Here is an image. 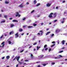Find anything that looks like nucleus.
I'll return each instance as SVG.
<instances>
[{"instance_id":"nucleus-1","label":"nucleus","mask_w":67,"mask_h":67,"mask_svg":"<svg viewBox=\"0 0 67 67\" xmlns=\"http://www.w3.org/2000/svg\"><path fill=\"white\" fill-rule=\"evenodd\" d=\"M20 58V56H18V57L17 56H16L15 57V58H14V59H13V60H15V59H16L17 60V61H18L19 60V59Z\"/></svg>"},{"instance_id":"nucleus-2","label":"nucleus","mask_w":67,"mask_h":67,"mask_svg":"<svg viewBox=\"0 0 67 67\" xmlns=\"http://www.w3.org/2000/svg\"><path fill=\"white\" fill-rule=\"evenodd\" d=\"M53 15V13H51L49 15H48V17L49 18H51L53 17V16H52V15Z\"/></svg>"},{"instance_id":"nucleus-3","label":"nucleus","mask_w":67,"mask_h":67,"mask_svg":"<svg viewBox=\"0 0 67 67\" xmlns=\"http://www.w3.org/2000/svg\"><path fill=\"white\" fill-rule=\"evenodd\" d=\"M5 42H2V43H1V44L3 45L2 46V48H3L4 46V43Z\"/></svg>"},{"instance_id":"nucleus-4","label":"nucleus","mask_w":67,"mask_h":67,"mask_svg":"<svg viewBox=\"0 0 67 67\" xmlns=\"http://www.w3.org/2000/svg\"><path fill=\"white\" fill-rule=\"evenodd\" d=\"M39 32L40 33V34L41 36H42L43 35V32L42 30L39 31Z\"/></svg>"},{"instance_id":"nucleus-5","label":"nucleus","mask_w":67,"mask_h":67,"mask_svg":"<svg viewBox=\"0 0 67 67\" xmlns=\"http://www.w3.org/2000/svg\"><path fill=\"white\" fill-rule=\"evenodd\" d=\"M51 4L50 3H48L46 4V6L47 7H49L51 6Z\"/></svg>"},{"instance_id":"nucleus-6","label":"nucleus","mask_w":67,"mask_h":67,"mask_svg":"<svg viewBox=\"0 0 67 67\" xmlns=\"http://www.w3.org/2000/svg\"><path fill=\"white\" fill-rule=\"evenodd\" d=\"M51 33V32H48L46 34V35H49Z\"/></svg>"},{"instance_id":"nucleus-7","label":"nucleus","mask_w":67,"mask_h":67,"mask_svg":"<svg viewBox=\"0 0 67 67\" xmlns=\"http://www.w3.org/2000/svg\"><path fill=\"white\" fill-rule=\"evenodd\" d=\"M22 4H21L20 5H19V7H20V8H23V6L22 5Z\"/></svg>"},{"instance_id":"nucleus-8","label":"nucleus","mask_w":67,"mask_h":67,"mask_svg":"<svg viewBox=\"0 0 67 67\" xmlns=\"http://www.w3.org/2000/svg\"><path fill=\"white\" fill-rule=\"evenodd\" d=\"M13 22H18V20H12Z\"/></svg>"},{"instance_id":"nucleus-9","label":"nucleus","mask_w":67,"mask_h":67,"mask_svg":"<svg viewBox=\"0 0 67 67\" xmlns=\"http://www.w3.org/2000/svg\"><path fill=\"white\" fill-rule=\"evenodd\" d=\"M18 33H16L15 35V36H16V38H18Z\"/></svg>"},{"instance_id":"nucleus-10","label":"nucleus","mask_w":67,"mask_h":67,"mask_svg":"<svg viewBox=\"0 0 67 67\" xmlns=\"http://www.w3.org/2000/svg\"><path fill=\"white\" fill-rule=\"evenodd\" d=\"M65 40H63V41H62V44L64 45V44H65Z\"/></svg>"},{"instance_id":"nucleus-11","label":"nucleus","mask_w":67,"mask_h":67,"mask_svg":"<svg viewBox=\"0 0 67 67\" xmlns=\"http://www.w3.org/2000/svg\"><path fill=\"white\" fill-rule=\"evenodd\" d=\"M34 4H36V3H37V1L36 0H35L34 1Z\"/></svg>"},{"instance_id":"nucleus-12","label":"nucleus","mask_w":67,"mask_h":67,"mask_svg":"<svg viewBox=\"0 0 67 67\" xmlns=\"http://www.w3.org/2000/svg\"><path fill=\"white\" fill-rule=\"evenodd\" d=\"M53 14V15H54V17H55L56 16V13H54V14Z\"/></svg>"},{"instance_id":"nucleus-13","label":"nucleus","mask_w":67,"mask_h":67,"mask_svg":"<svg viewBox=\"0 0 67 67\" xmlns=\"http://www.w3.org/2000/svg\"><path fill=\"white\" fill-rule=\"evenodd\" d=\"M6 59H9L10 58V56H7L6 57Z\"/></svg>"},{"instance_id":"nucleus-14","label":"nucleus","mask_w":67,"mask_h":67,"mask_svg":"<svg viewBox=\"0 0 67 67\" xmlns=\"http://www.w3.org/2000/svg\"><path fill=\"white\" fill-rule=\"evenodd\" d=\"M23 30L22 29H19V31H20V32H22Z\"/></svg>"},{"instance_id":"nucleus-15","label":"nucleus","mask_w":67,"mask_h":67,"mask_svg":"<svg viewBox=\"0 0 67 67\" xmlns=\"http://www.w3.org/2000/svg\"><path fill=\"white\" fill-rule=\"evenodd\" d=\"M60 31V30L59 29H57V30H55L56 32H59Z\"/></svg>"},{"instance_id":"nucleus-16","label":"nucleus","mask_w":67,"mask_h":67,"mask_svg":"<svg viewBox=\"0 0 67 67\" xmlns=\"http://www.w3.org/2000/svg\"><path fill=\"white\" fill-rule=\"evenodd\" d=\"M33 27V26H28V29H30V28H31V27Z\"/></svg>"},{"instance_id":"nucleus-17","label":"nucleus","mask_w":67,"mask_h":67,"mask_svg":"<svg viewBox=\"0 0 67 67\" xmlns=\"http://www.w3.org/2000/svg\"><path fill=\"white\" fill-rule=\"evenodd\" d=\"M9 3V2H8L7 1H6L5 2V4H8Z\"/></svg>"},{"instance_id":"nucleus-18","label":"nucleus","mask_w":67,"mask_h":67,"mask_svg":"<svg viewBox=\"0 0 67 67\" xmlns=\"http://www.w3.org/2000/svg\"><path fill=\"white\" fill-rule=\"evenodd\" d=\"M7 17H8V16H7V15H5L4 16V18L5 19L7 18Z\"/></svg>"},{"instance_id":"nucleus-19","label":"nucleus","mask_w":67,"mask_h":67,"mask_svg":"<svg viewBox=\"0 0 67 67\" xmlns=\"http://www.w3.org/2000/svg\"><path fill=\"white\" fill-rule=\"evenodd\" d=\"M14 26V24H11L10 26V27H12Z\"/></svg>"},{"instance_id":"nucleus-20","label":"nucleus","mask_w":67,"mask_h":67,"mask_svg":"<svg viewBox=\"0 0 67 67\" xmlns=\"http://www.w3.org/2000/svg\"><path fill=\"white\" fill-rule=\"evenodd\" d=\"M55 46V44H53L51 46V47H53Z\"/></svg>"},{"instance_id":"nucleus-21","label":"nucleus","mask_w":67,"mask_h":67,"mask_svg":"<svg viewBox=\"0 0 67 67\" xmlns=\"http://www.w3.org/2000/svg\"><path fill=\"white\" fill-rule=\"evenodd\" d=\"M18 63H20V65H21V64H22V63L21 62H20L19 61H18Z\"/></svg>"},{"instance_id":"nucleus-22","label":"nucleus","mask_w":67,"mask_h":67,"mask_svg":"<svg viewBox=\"0 0 67 67\" xmlns=\"http://www.w3.org/2000/svg\"><path fill=\"white\" fill-rule=\"evenodd\" d=\"M31 58H33V54H31Z\"/></svg>"},{"instance_id":"nucleus-23","label":"nucleus","mask_w":67,"mask_h":67,"mask_svg":"<svg viewBox=\"0 0 67 67\" xmlns=\"http://www.w3.org/2000/svg\"><path fill=\"white\" fill-rule=\"evenodd\" d=\"M54 35V34H51V37H53Z\"/></svg>"},{"instance_id":"nucleus-24","label":"nucleus","mask_w":67,"mask_h":67,"mask_svg":"<svg viewBox=\"0 0 67 67\" xmlns=\"http://www.w3.org/2000/svg\"><path fill=\"white\" fill-rule=\"evenodd\" d=\"M5 20H4L3 21H2L1 22V23H5Z\"/></svg>"},{"instance_id":"nucleus-25","label":"nucleus","mask_w":67,"mask_h":67,"mask_svg":"<svg viewBox=\"0 0 67 67\" xmlns=\"http://www.w3.org/2000/svg\"><path fill=\"white\" fill-rule=\"evenodd\" d=\"M46 47H47V45L45 44V45H44V48H46Z\"/></svg>"},{"instance_id":"nucleus-26","label":"nucleus","mask_w":67,"mask_h":67,"mask_svg":"<svg viewBox=\"0 0 67 67\" xmlns=\"http://www.w3.org/2000/svg\"><path fill=\"white\" fill-rule=\"evenodd\" d=\"M47 65L46 64H43V66H45Z\"/></svg>"},{"instance_id":"nucleus-27","label":"nucleus","mask_w":67,"mask_h":67,"mask_svg":"<svg viewBox=\"0 0 67 67\" xmlns=\"http://www.w3.org/2000/svg\"><path fill=\"white\" fill-rule=\"evenodd\" d=\"M43 57V55H40V58H42Z\"/></svg>"},{"instance_id":"nucleus-28","label":"nucleus","mask_w":67,"mask_h":67,"mask_svg":"<svg viewBox=\"0 0 67 67\" xmlns=\"http://www.w3.org/2000/svg\"><path fill=\"white\" fill-rule=\"evenodd\" d=\"M40 5V3H38L37 5H36V7H38V6Z\"/></svg>"},{"instance_id":"nucleus-29","label":"nucleus","mask_w":67,"mask_h":67,"mask_svg":"<svg viewBox=\"0 0 67 67\" xmlns=\"http://www.w3.org/2000/svg\"><path fill=\"white\" fill-rule=\"evenodd\" d=\"M3 35H2V36H1V37L0 38V39H1L2 38H3Z\"/></svg>"},{"instance_id":"nucleus-30","label":"nucleus","mask_w":67,"mask_h":67,"mask_svg":"<svg viewBox=\"0 0 67 67\" xmlns=\"http://www.w3.org/2000/svg\"><path fill=\"white\" fill-rule=\"evenodd\" d=\"M36 25H37V24H33V26H36Z\"/></svg>"},{"instance_id":"nucleus-31","label":"nucleus","mask_w":67,"mask_h":67,"mask_svg":"<svg viewBox=\"0 0 67 67\" xmlns=\"http://www.w3.org/2000/svg\"><path fill=\"white\" fill-rule=\"evenodd\" d=\"M37 44V42H35V43H33V45H35Z\"/></svg>"},{"instance_id":"nucleus-32","label":"nucleus","mask_w":67,"mask_h":67,"mask_svg":"<svg viewBox=\"0 0 67 67\" xmlns=\"http://www.w3.org/2000/svg\"><path fill=\"white\" fill-rule=\"evenodd\" d=\"M8 43L9 44H10L12 43V42H11V41H8Z\"/></svg>"},{"instance_id":"nucleus-33","label":"nucleus","mask_w":67,"mask_h":67,"mask_svg":"<svg viewBox=\"0 0 67 67\" xmlns=\"http://www.w3.org/2000/svg\"><path fill=\"white\" fill-rule=\"evenodd\" d=\"M35 12V10H33L32 11H31V13H32L33 12Z\"/></svg>"},{"instance_id":"nucleus-34","label":"nucleus","mask_w":67,"mask_h":67,"mask_svg":"<svg viewBox=\"0 0 67 67\" xmlns=\"http://www.w3.org/2000/svg\"><path fill=\"white\" fill-rule=\"evenodd\" d=\"M55 64V63L54 62H53V63H51V64H52V65H54Z\"/></svg>"},{"instance_id":"nucleus-35","label":"nucleus","mask_w":67,"mask_h":67,"mask_svg":"<svg viewBox=\"0 0 67 67\" xmlns=\"http://www.w3.org/2000/svg\"><path fill=\"white\" fill-rule=\"evenodd\" d=\"M12 33H13V32H9L10 35H11Z\"/></svg>"},{"instance_id":"nucleus-36","label":"nucleus","mask_w":67,"mask_h":67,"mask_svg":"<svg viewBox=\"0 0 67 67\" xmlns=\"http://www.w3.org/2000/svg\"><path fill=\"white\" fill-rule=\"evenodd\" d=\"M48 49V48H46L45 49V51H47Z\"/></svg>"},{"instance_id":"nucleus-37","label":"nucleus","mask_w":67,"mask_h":67,"mask_svg":"<svg viewBox=\"0 0 67 67\" xmlns=\"http://www.w3.org/2000/svg\"><path fill=\"white\" fill-rule=\"evenodd\" d=\"M19 15V14H16L15 15V17H17Z\"/></svg>"},{"instance_id":"nucleus-38","label":"nucleus","mask_w":67,"mask_h":67,"mask_svg":"<svg viewBox=\"0 0 67 67\" xmlns=\"http://www.w3.org/2000/svg\"><path fill=\"white\" fill-rule=\"evenodd\" d=\"M32 47V46H31L29 47V48H31Z\"/></svg>"},{"instance_id":"nucleus-39","label":"nucleus","mask_w":67,"mask_h":67,"mask_svg":"<svg viewBox=\"0 0 67 67\" xmlns=\"http://www.w3.org/2000/svg\"><path fill=\"white\" fill-rule=\"evenodd\" d=\"M65 21L64 20H63L62 21V22H61V23H62V24Z\"/></svg>"},{"instance_id":"nucleus-40","label":"nucleus","mask_w":67,"mask_h":67,"mask_svg":"<svg viewBox=\"0 0 67 67\" xmlns=\"http://www.w3.org/2000/svg\"><path fill=\"white\" fill-rule=\"evenodd\" d=\"M51 51V48L50 49H48V51H49V52H50V51Z\"/></svg>"},{"instance_id":"nucleus-41","label":"nucleus","mask_w":67,"mask_h":67,"mask_svg":"<svg viewBox=\"0 0 67 67\" xmlns=\"http://www.w3.org/2000/svg\"><path fill=\"white\" fill-rule=\"evenodd\" d=\"M52 44H54L55 43V41H53V42H52Z\"/></svg>"},{"instance_id":"nucleus-42","label":"nucleus","mask_w":67,"mask_h":67,"mask_svg":"<svg viewBox=\"0 0 67 67\" xmlns=\"http://www.w3.org/2000/svg\"><path fill=\"white\" fill-rule=\"evenodd\" d=\"M63 51H59V53H62V52H63Z\"/></svg>"},{"instance_id":"nucleus-43","label":"nucleus","mask_w":67,"mask_h":67,"mask_svg":"<svg viewBox=\"0 0 67 67\" xmlns=\"http://www.w3.org/2000/svg\"><path fill=\"white\" fill-rule=\"evenodd\" d=\"M23 52V50H21V51H20V52L22 53Z\"/></svg>"},{"instance_id":"nucleus-44","label":"nucleus","mask_w":67,"mask_h":67,"mask_svg":"<svg viewBox=\"0 0 67 67\" xmlns=\"http://www.w3.org/2000/svg\"><path fill=\"white\" fill-rule=\"evenodd\" d=\"M26 19V18H24L23 19V20L24 21V20H25Z\"/></svg>"},{"instance_id":"nucleus-45","label":"nucleus","mask_w":67,"mask_h":67,"mask_svg":"<svg viewBox=\"0 0 67 67\" xmlns=\"http://www.w3.org/2000/svg\"><path fill=\"white\" fill-rule=\"evenodd\" d=\"M40 63V61H38V62H36V63Z\"/></svg>"},{"instance_id":"nucleus-46","label":"nucleus","mask_w":67,"mask_h":67,"mask_svg":"<svg viewBox=\"0 0 67 67\" xmlns=\"http://www.w3.org/2000/svg\"><path fill=\"white\" fill-rule=\"evenodd\" d=\"M66 12H64V14H66Z\"/></svg>"},{"instance_id":"nucleus-47","label":"nucleus","mask_w":67,"mask_h":67,"mask_svg":"<svg viewBox=\"0 0 67 67\" xmlns=\"http://www.w3.org/2000/svg\"><path fill=\"white\" fill-rule=\"evenodd\" d=\"M12 19H13V18H9V19L10 20H12Z\"/></svg>"},{"instance_id":"nucleus-48","label":"nucleus","mask_w":67,"mask_h":67,"mask_svg":"<svg viewBox=\"0 0 67 67\" xmlns=\"http://www.w3.org/2000/svg\"><path fill=\"white\" fill-rule=\"evenodd\" d=\"M57 21V20H54V22H56Z\"/></svg>"},{"instance_id":"nucleus-49","label":"nucleus","mask_w":67,"mask_h":67,"mask_svg":"<svg viewBox=\"0 0 67 67\" xmlns=\"http://www.w3.org/2000/svg\"><path fill=\"white\" fill-rule=\"evenodd\" d=\"M18 17H20V16L21 15H20V14H19V15H18Z\"/></svg>"},{"instance_id":"nucleus-50","label":"nucleus","mask_w":67,"mask_h":67,"mask_svg":"<svg viewBox=\"0 0 67 67\" xmlns=\"http://www.w3.org/2000/svg\"><path fill=\"white\" fill-rule=\"evenodd\" d=\"M59 56L61 57H63V56L60 55H59Z\"/></svg>"},{"instance_id":"nucleus-51","label":"nucleus","mask_w":67,"mask_h":67,"mask_svg":"<svg viewBox=\"0 0 67 67\" xmlns=\"http://www.w3.org/2000/svg\"><path fill=\"white\" fill-rule=\"evenodd\" d=\"M37 67H41V66L40 65H38Z\"/></svg>"},{"instance_id":"nucleus-52","label":"nucleus","mask_w":67,"mask_h":67,"mask_svg":"<svg viewBox=\"0 0 67 67\" xmlns=\"http://www.w3.org/2000/svg\"><path fill=\"white\" fill-rule=\"evenodd\" d=\"M18 64L17 65H16V67H18Z\"/></svg>"},{"instance_id":"nucleus-53","label":"nucleus","mask_w":67,"mask_h":67,"mask_svg":"<svg viewBox=\"0 0 67 67\" xmlns=\"http://www.w3.org/2000/svg\"><path fill=\"white\" fill-rule=\"evenodd\" d=\"M26 4H27L28 5L29 4V3L27 2L26 3Z\"/></svg>"},{"instance_id":"nucleus-54","label":"nucleus","mask_w":67,"mask_h":67,"mask_svg":"<svg viewBox=\"0 0 67 67\" xmlns=\"http://www.w3.org/2000/svg\"><path fill=\"white\" fill-rule=\"evenodd\" d=\"M25 62H28V60H25Z\"/></svg>"},{"instance_id":"nucleus-55","label":"nucleus","mask_w":67,"mask_h":67,"mask_svg":"<svg viewBox=\"0 0 67 67\" xmlns=\"http://www.w3.org/2000/svg\"><path fill=\"white\" fill-rule=\"evenodd\" d=\"M58 7H56V9H58Z\"/></svg>"},{"instance_id":"nucleus-56","label":"nucleus","mask_w":67,"mask_h":67,"mask_svg":"<svg viewBox=\"0 0 67 67\" xmlns=\"http://www.w3.org/2000/svg\"><path fill=\"white\" fill-rule=\"evenodd\" d=\"M36 50V49H34V51H35Z\"/></svg>"},{"instance_id":"nucleus-57","label":"nucleus","mask_w":67,"mask_h":67,"mask_svg":"<svg viewBox=\"0 0 67 67\" xmlns=\"http://www.w3.org/2000/svg\"><path fill=\"white\" fill-rule=\"evenodd\" d=\"M63 3H65V1H63Z\"/></svg>"},{"instance_id":"nucleus-58","label":"nucleus","mask_w":67,"mask_h":67,"mask_svg":"<svg viewBox=\"0 0 67 67\" xmlns=\"http://www.w3.org/2000/svg\"><path fill=\"white\" fill-rule=\"evenodd\" d=\"M37 34L39 35H40V33H38Z\"/></svg>"},{"instance_id":"nucleus-59","label":"nucleus","mask_w":67,"mask_h":67,"mask_svg":"<svg viewBox=\"0 0 67 67\" xmlns=\"http://www.w3.org/2000/svg\"><path fill=\"white\" fill-rule=\"evenodd\" d=\"M4 59V57H3V58H2V59Z\"/></svg>"},{"instance_id":"nucleus-60","label":"nucleus","mask_w":67,"mask_h":67,"mask_svg":"<svg viewBox=\"0 0 67 67\" xmlns=\"http://www.w3.org/2000/svg\"><path fill=\"white\" fill-rule=\"evenodd\" d=\"M26 27V26H23V27H24V28Z\"/></svg>"},{"instance_id":"nucleus-61","label":"nucleus","mask_w":67,"mask_h":67,"mask_svg":"<svg viewBox=\"0 0 67 67\" xmlns=\"http://www.w3.org/2000/svg\"><path fill=\"white\" fill-rule=\"evenodd\" d=\"M27 64L26 63H24L23 64V65H26Z\"/></svg>"},{"instance_id":"nucleus-62","label":"nucleus","mask_w":67,"mask_h":67,"mask_svg":"<svg viewBox=\"0 0 67 67\" xmlns=\"http://www.w3.org/2000/svg\"><path fill=\"white\" fill-rule=\"evenodd\" d=\"M24 35V34L23 33H22V34H21V35Z\"/></svg>"},{"instance_id":"nucleus-63","label":"nucleus","mask_w":67,"mask_h":67,"mask_svg":"<svg viewBox=\"0 0 67 67\" xmlns=\"http://www.w3.org/2000/svg\"><path fill=\"white\" fill-rule=\"evenodd\" d=\"M43 23H41V25H43Z\"/></svg>"},{"instance_id":"nucleus-64","label":"nucleus","mask_w":67,"mask_h":67,"mask_svg":"<svg viewBox=\"0 0 67 67\" xmlns=\"http://www.w3.org/2000/svg\"><path fill=\"white\" fill-rule=\"evenodd\" d=\"M49 30V29H46V31H48Z\"/></svg>"}]
</instances>
